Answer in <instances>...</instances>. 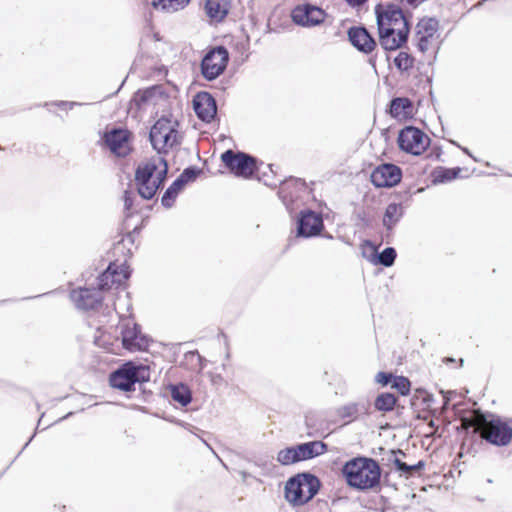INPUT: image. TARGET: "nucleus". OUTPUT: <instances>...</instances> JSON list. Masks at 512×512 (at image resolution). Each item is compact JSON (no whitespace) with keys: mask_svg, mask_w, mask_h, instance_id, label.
Masks as SVG:
<instances>
[{"mask_svg":"<svg viewBox=\"0 0 512 512\" xmlns=\"http://www.w3.org/2000/svg\"><path fill=\"white\" fill-rule=\"evenodd\" d=\"M379 42L385 50H396L406 43L409 26L402 10L396 5L376 8Z\"/></svg>","mask_w":512,"mask_h":512,"instance_id":"f257e3e1","label":"nucleus"},{"mask_svg":"<svg viewBox=\"0 0 512 512\" xmlns=\"http://www.w3.org/2000/svg\"><path fill=\"white\" fill-rule=\"evenodd\" d=\"M341 472L347 485L359 491L371 490L380 484L381 468L372 458H353L343 465Z\"/></svg>","mask_w":512,"mask_h":512,"instance_id":"f03ea898","label":"nucleus"},{"mask_svg":"<svg viewBox=\"0 0 512 512\" xmlns=\"http://www.w3.org/2000/svg\"><path fill=\"white\" fill-rule=\"evenodd\" d=\"M168 165L161 156L152 157L138 165L135 181L139 195L146 200L152 199L166 179Z\"/></svg>","mask_w":512,"mask_h":512,"instance_id":"7ed1b4c3","label":"nucleus"},{"mask_svg":"<svg viewBox=\"0 0 512 512\" xmlns=\"http://www.w3.org/2000/svg\"><path fill=\"white\" fill-rule=\"evenodd\" d=\"M319 479L309 473L297 474L285 484V499L293 506L309 502L319 491Z\"/></svg>","mask_w":512,"mask_h":512,"instance_id":"20e7f679","label":"nucleus"},{"mask_svg":"<svg viewBox=\"0 0 512 512\" xmlns=\"http://www.w3.org/2000/svg\"><path fill=\"white\" fill-rule=\"evenodd\" d=\"M149 379V369L142 365H134L132 362L123 364L110 375V385L122 391L134 390L137 382H145Z\"/></svg>","mask_w":512,"mask_h":512,"instance_id":"39448f33","label":"nucleus"},{"mask_svg":"<svg viewBox=\"0 0 512 512\" xmlns=\"http://www.w3.org/2000/svg\"><path fill=\"white\" fill-rule=\"evenodd\" d=\"M150 142L158 153H166L177 141V131L169 119H159L150 130Z\"/></svg>","mask_w":512,"mask_h":512,"instance_id":"423d86ee","label":"nucleus"},{"mask_svg":"<svg viewBox=\"0 0 512 512\" xmlns=\"http://www.w3.org/2000/svg\"><path fill=\"white\" fill-rule=\"evenodd\" d=\"M221 160L236 176L249 178L257 170L256 159L243 152L227 150L221 155Z\"/></svg>","mask_w":512,"mask_h":512,"instance_id":"0eeeda50","label":"nucleus"},{"mask_svg":"<svg viewBox=\"0 0 512 512\" xmlns=\"http://www.w3.org/2000/svg\"><path fill=\"white\" fill-rule=\"evenodd\" d=\"M429 144V137L420 129L412 126L402 129L398 136L400 149L413 155H421Z\"/></svg>","mask_w":512,"mask_h":512,"instance_id":"6e6552de","label":"nucleus"},{"mask_svg":"<svg viewBox=\"0 0 512 512\" xmlns=\"http://www.w3.org/2000/svg\"><path fill=\"white\" fill-rule=\"evenodd\" d=\"M479 431L483 439L496 446H505L512 439V429L500 419H485Z\"/></svg>","mask_w":512,"mask_h":512,"instance_id":"1a4fd4ad","label":"nucleus"},{"mask_svg":"<svg viewBox=\"0 0 512 512\" xmlns=\"http://www.w3.org/2000/svg\"><path fill=\"white\" fill-rule=\"evenodd\" d=\"M228 59V51L223 46L210 50L201 62L203 77L210 81L216 79L225 70Z\"/></svg>","mask_w":512,"mask_h":512,"instance_id":"9d476101","label":"nucleus"},{"mask_svg":"<svg viewBox=\"0 0 512 512\" xmlns=\"http://www.w3.org/2000/svg\"><path fill=\"white\" fill-rule=\"evenodd\" d=\"M123 347L130 352L145 351L149 346L148 338L143 335L139 326L130 320L121 325Z\"/></svg>","mask_w":512,"mask_h":512,"instance_id":"9b49d317","label":"nucleus"},{"mask_svg":"<svg viewBox=\"0 0 512 512\" xmlns=\"http://www.w3.org/2000/svg\"><path fill=\"white\" fill-rule=\"evenodd\" d=\"M401 178V169L397 165L390 163L379 165L371 174V182L379 188L393 187L401 181Z\"/></svg>","mask_w":512,"mask_h":512,"instance_id":"f8f14e48","label":"nucleus"},{"mask_svg":"<svg viewBox=\"0 0 512 512\" xmlns=\"http://www.w3.org/2000/svg\"><path fill=\"white\" fill-rule=\"evenodd\" d=\"M130 276L129 267L123 264L111 263L105 272L99 276L98 289L100 291L111 289L114 285L117 287L125 283Z\"/></svg>","mask_w":512,"mask_h":512,"instance_id":"ddd939ff","label":"nucleus"},{"mask_svg":"<svg viewBox=\"0 0 512 512\" xmlns=\"http://www.w3.org/2000/svg\"><path fill=\"white\" fill-rule=\"evenodd\" d=\"M72 302L78 309L93 310L98 308L103 300L101 291L98 288H79L70 293Z\"/></svg>","mask_w":512,"mask_h":512,"instance_id":"4468645a","label":"nucleus"},{"mask_svg":"<svg viewBox=\"0 0 512 512\" xmlns=\"http://www.w3.org/2000/svg\"><path fill=\"white\" fill-rule=\"evenodd\" d=\"M324 228L323 219L320 214L306 210L300 213L298 219V236L309 238L320 234Z\"/></svg>","mask_w":512,"mask_h":512,"instance_id":"2eb2a0df","label":"nucleus"},{"mask_svg":"<svg viewBox=\"0 0 512 512\" xmlns=\"http://www.w3.org/2000/svg\"><path fill=\"white\" fill-rule=\"evenodd\" d=\"M439 23L435 18H423L416 26L415 38L417 47L421 52H426L431 46L435 34L438 31Z\"/></svg>","mask_w":512,"mask_h":512,"instance_id":"dca6fc26","label":"nucleus"},{"mask_svg":"<svg viewBox=\"0 0 512 512\" xmlns=\"http://www.w3.org/2000/svg\"><path fill=\"white\" fill-rule=\"evenodd\" d=\"M325 18V12L316 6L302 5L292 11L293 21L301 26L311 27L320 24Z\"/></svg>","mask_w":512,"mask_h":512,"instance_id":"f3484780","label":"nucleus"},{"mask_svg":"<svg viewBox=\"0 0 512 512\" xmlns=\"http://www.w3.org/2000/svg\"><path fill=\"white\" fill-rule=\"evenodd\" d=\"M129 136L130 133L126 129H112L105 134V142L112 153L118 157H125L131 150Z\"/></svg>","mask_w":512,"mask_h":512,"instance_id":"a211bd4d","label":"nucleus"},{"mask_svg":"<svg viewBox=\"0 0 512 512\" xmlns=\"http://www.w3.org/2000/svg\"><path fill=\"white\" fill-rule=\"evenodd\" d=\"M193 106L197 116L205 122L213 120L217 113L216 102L207 92L198 93L194 97Z\"/></svg>","mask_w":512,"mask_h":512,"instance_id":"6ab92c4d","label":"nucleus"},{"mask_svg":"<svg viewBox=\"0 0 512 512\" xmlns=\"http://www.w3.org/2000/svg\"><path fill=\"white\" fill-rule=\"evenodd\" d=\"M351 44L359 51L370 53L376 47V42L363 27H352L348 31Z\"/></svg>","mask_w":512,"mask_h":512,"instance_id":"aec40b11","label":"nucleus"},{"mask_svg":"<svg viewBox=\"0 0 512 512\" xmlns=\"http://www.w3.org/2000/svg\"><path fill=\"white\" fill-rule=\"evenodd\" d=\"M305 189L306 186L304 181L301 179H290L281 185L279 195L284 204L288 207L290 203L294 202V199L299 197V192L304 191Z\"/></svg>","mask_w":512,"mask_h":512,"instance_id":"412c9836","label":"nucleus"},{"mask_svg":"<svg viewBox=\"0 0 512 512\" xmlns=\"http://www.w3.org/2000/svg\"><path fill=\"white\" fill-rule=\"evenodd\" d=\"M298 462L312 459L322 455L327 450V445L322 441H311L295 446Z\"/></svg>","mask_w":512,"mask_h":512,"instance_id":"4be33fe9","label":"nucleus"},{"mask_svg":"<svg viewBox=\"0 0 512 512\" xmlns=\"http://www.w3.org/2000/svg\"><path fill=\"white\" fill-rule=\"evenodd\" d=\"M231 8V0H206L207 16L215 22H221Z\"/></svg>","mask_w":512,"mask_h":512,"instance_id":"5701e85b","label":"nucleus"},{"mask_svg":"<svg viewBox=\"0 0 512 512\" xmlns=\"http://www.w3.org/2000/svg\"><path fill=\"white\" fill-rule=\"evenodd\" d=\"M368 413V404L365 402L348 403L337 410V414L342 419H347L348 422L357 419L362 414Z\"/></svg>","mask_w":512,"mask_h":512,"instance_id":"b1692460","label":"nucleus"},{"mask_svg":"<svg viewBox=\"0 0 512 512\" xmlns=\"http://www.w3.org/2000/svg\"><path fill=\"white\" fill-rule=\"evenodd\" d=\"M403 215V208L401 204L391 203L387 206L385 210V214L383 217V224L388 229L391 230L396 223L400 220Z\"/></svg>","mask_w":512,"mask_h":512,"instance_id":"393cba45","label":"nucleus"},{"mask_svg":"<svg viewBox=\"0 0 512 512\" xmlns=\"http://www.w3.org/2000/svg\"><path fill=\"white\" fill-rule=\"evenodd\" d=\"M189 2L190 0H153L152 5L158 10L175 12L183 9Z\"/></svg>","mask_w":512,"mask_h":512,"instance_id":"a878e982","label":"nucleus"},{"mask_svg":"<svg viewBox=\"0 0 512 512\" xmlns=\"http://www.w3.org/2000/svg\"><path fill=\"white\" fill-rule=\"evenodd\" d=\"M397 398L391 393H382L377 396L374 402L376 410L381 412L392 411L395 407Z\"/></svg>","mask_w":512,"mask_h":512,"instance_id":"bb28decb","label":"nucleus"},{"mask_svg":"<svg viewBox=\"0 0 512 512\" xmlns=\"http://www.w3.org/2000/svg\"><path fill=\"white\" fill-rule=\"evenodd\" d=\"M396 469L400 472L401 475L408 477L412 475L414 472H417L425 467V462L420 460L416 464L408 465L405 462H402L400 458L394 457L392 460Z\"/></svg>","mask_w":512,"mask_h":512,"instance_id":"cd10ccee","label":"nucleus"},{"mask_svg":"<svg viewBox=\"0 0 512 512\" xmlns=\"http://www.w3.org/2000/svg\"><path fill=\"white\" fill-rule=\"evenodd\" d=\"M183 187L180 180L176 179L163 194L161 199L162 205L166 208H170Z\"/></svg>","mask_w":512,"mask_h":512,"instance_id":"c85d7f7f","label":"nucleus"},{"mask_svg":"<svg viewBox=\"0 0 512 512\" xmlns=\"http://www.w3.org/2000/svg\"><path fill=\"white\" fill-rule=\"evenodd\" d=\"M172 399L182 406H186L191 402V393L189 389L184 386H174L171 390Z\"/></svg>","mask_w":512,"mask_h":512,"instance_id":"c756f323","label":"nucleus"},{"mask_svg":"<svg viewBox=\"0 0 512 512\" xmlns=\"http://www.w3.org/2000/svg\"><path fill=\"white\" fill-rule=\"evenodd\" d=\"M411 108V102L407 98H395L391 101L390 113L394 117H399L407 113Z\"/></svg>","mask_w":512,"mask_h":512,"instance_id":"7c9ffc66","label":"nucleus"},{"mask_svg":"<svg viewBox=\"0 0 512 512\" xmlns=\"http://www.w3.org/2000/svg\"><path fill=\"white\" fill-rule=\"evenodd\" d=\"M277 461L282 465H292L298 462L295 446L287 447L278 452Z\"/></svg>","mask_w":512,"mask_h":512,"instance_id":"2f4dec72","label":"nucleus"},{"mask_svg":"<svg viewBox=\"0 0 512 512\" xmlns=\"http://www.w3.org/2000/svg\"><path fill=\"white\" fill-rule=\"evenodd\" d=\"M396 68L402 72L408 71L414 65V58L407 52L401 51L394 59Z\"/></svg>","mask_w":512,"mask_h":512,"instance_id":"473e14b6","label":"nucleus"},{"mask_svg":"<svg viewBox=\"0 0 512 512\" xmlns=\"http://www.w3.org/2000/svg\"><path fill=\"white\" fill-rule=\"evenodd\" d=\"M378 262L385 267H390L394 264L396 258V251L392 247L385 248L378 256Z\"/></svg>","mask_w":512,"mask_h":512,"instance_id":"72a5a7b5","label":"nucleus"},{"mask_svg":"<svg viewBox=\"0 0 512 512\" xmlns=\"http://www.w3.org/2000/svg\"><path fill=\"white\" fill-rule=\"evenodd\" d=\"M392 387L397 389L402 395H407L410 391V381L403 377H394Z\"/></svg>","mask_w":512,"mask_h":512,"instance_id":"f704fd0d","label":"nucleus"},{"mask_svg":"<svg viewBox=\"0 0 512 512\" xmlns=\"http://www.w3.org/2000/svg\"><path fill=\"white\" fill-rule=\"evenodd\" d=\"M200 172L201 171L195 167L186 168L177 180H180V183L184 186L186 183L194 181Z\"/></svg>","mask_w":512,"mask_h":512,"instance_id":"c9c22d12","label":"nucleus"},{"mask_svg":"<svg viewBox=\"0 0 512 512\" xmlns=\"http://www.w3.org/2000/svg\"><path fill=\"white\" fill-rule=\"evenodd\" d=\"M123 198H124L125 210L130 211L133 207V203H134V199H135L134 193L130 192V191H125Z\"/></svg>","mask_w":512,"mask_h":512,"instance_id":"e433bc0d","label":"nucleus"},{"mask_svg":"<svg viewBox=\"0 0 512 512\" xmlns=\"http://www.w3.org/2000/svg\"><path fill=\"white\" fill-rule=\"evenodd\" d=\"M392 378H393V376L391 374H387V373H384V372H379V373H377V375L375 377V380L379 384L387 385V384H389L391 382Z\"/></svg>","mask_w":512,"mask_h":512,"instance_id":"4c0bfd02","label":"nucleus"},{"mask_svg":"<svg viewBox=\"0 0 512 512\" xmlns=\"http://www.w3.org/2000/svg\"><path fill=\"white\" fill-rule=\"evenodd\" d=\"M186 357H191L192 359H196L199 362V369H202L203 366L201 364L202 358L197 352H190L186 355Z\"/></svg>","mask_w":512,"mask_h":512,"instance_id":"58836bf2","label":"nucleus"},{"mask_svg":"<svg viewBox=\"0 0 512 512\" xmlns=\"http://www.w3.org/2000/svg\"><path fill=\"white\" fill-rule=\"evenodd\" d=\"M402 4L409 6H417L421 0H400Z\"/></svg>","mask_w":512,"mask_h":512,"instance_id":"ea45409f","label":"nucleus"},{"mask_svg":"<svg viewBox=\"0 0 512 512\" xmlns=\"http://www.w3.org/2000/svg\"><path fill=\"white\" fill-rule=\"evenodd\" d=\"M347 3L350 5V6H359L361 4H363L366 0H346Z\"/></svg>","mask_w":512,"mask_h":512,"instance_id":"a19ab883","label":"nucleus"},{"mask_svg":"<svg viewBox=\"0 0 512 512\" xmlns=\"http://www.w3.org/2000/svg\"><path fill=\"white\" fill-rule=\"evenodd\" d=\"M263 467L266 469V472H265L266 475L272 474L273 468H274V465L272 463H270L269 465L265 464V465H263Z\"/></svg>","mask_w":512,"mask_h":512,"instance_id":"79ce46f5","label":"nucleus"},{"mask_svg":"<svg viewBox=\"0 0 512 512\" xmlns=\"http://www.w3.org/2000/svg\"><path fill=\"white\" fill-rule=\"evenodd\" d=\"M455 177H456V172L452 173V171H447L446 174H445L444 179L451 180V179H453Z\"/></svg>","mask_w":512,"mask_h":512,"instance_id":"37998d69","label":"nucleus"},{"mask_svg":"<svg viewBox=\"0 0 512 512\" xmlns=\"http://www.w3.org/2000/svg\"><path fill=\"white\" fill-rule=\"evenodd\" d=\"M62 105H69L70 108H72L74 105H76L75 102H62Z\"/></svg>","mask_w":512,"mask_h":512,"instance_id":"c03bdc74","label":"nucleus"},{"mask_svg":"<svg viewBox=\"0 0 512 512\" xmlns=\"http://www.w3.org/2000/svg\"><path fill=\"white\" fill-rule=\"evenodd\" d=\"M114 309L117 311V313H118V314H121V313H122V312L119 310L120 308H119L118 303H116V302L114 303Z\"/></svg>","mask_w":512,"mask_h":512,"instance_id":"a18cd8bd","label":"nucleus"},{"mask_svg":"<svg viewBox=\"0 0 512 512\" xmlns=\"http://www.w3.org/2000/svg\"><path fill=\"white\" fill-rule=\"evenodd\" d=\"M393 453H394V454H400V455H402V456H405V453H404V452H402L401 450H399L398 452H393Z\"/></svg>","mask_w":512,"mask_h":512,"instance_id":"49530a36","label":"nucleus"},{"mask_svg":"<svg viewBox=\"0 0 512 512\" xmlns=\"http://www.w3.org/2000/svg\"><path fill=\"white\" fill-rule=\"evenodd\" d=\"M462 150H463L466 154L470 155V153H469V151H468V149H467V148H463Z\"/></svg>","mask_w":512,"mask_h":512,"instance_id":"de8ad7c7","label":"nucleus"},{"mask_svg":"<svg viewBox=\"0 0 512 512\" xmlns=\"http://www.w3.org/2000/svg\"><path fill=\"white\" fill-rule=\"evenodd\" d=\"M446 361H447V362H454V359H452V358H447V359H446Z\"/></svg>","mask_w":512,"mask_h":512,"instance_id":"09e8293b","label":"nucleus"}]
</instances>
